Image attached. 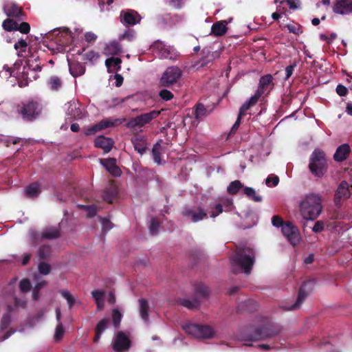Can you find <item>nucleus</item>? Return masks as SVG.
<instances>
[{
    "label": "nucleus",
    "mask_w": 352,
    "mask_h": 352,
    "mask_svg": "<svg viewBox=\"0 0 352 352\" xmlns=\"http://www.w3.org/2000/svg\"><path fill=\"white\" fill-rule=\"evenodd\" d=\"M322 200L319 194L309 193L305 195L299 203L300 216L305 221L316 219L322 211Z\"/></svg>",
    "instance_id": "obj_1"
},
{
    "label": "nucleus",
    "mask_w": 352,
    "mask_h": 352,
    "mask_svg": "<svg viewBox=\"0 0 352 352\" xmlns=\"http://www.w3.org/2000/svg\"><path fill=\"white\" fill-rule=\"evenodd\" d=\"M255 254L250 248L239 249L236 254L232 258L231 263L234 272L241 270L249 274L254 263Z\"/></svg>",
    "instance_id": "obj_2"
},
{
    "label": "nucleus",
    "mask_w": 352,
    "mask_h": 352,
    "mask_svg": "<svg viewBox=\"0 0 352 352\" xmlns=\"http://www.w3.org/2000/svg\"><path fill=\"white\" fill-rule=\"evenodd\" d=\"M309 166L310 171L315 176L318 177L323 176L327 168L324 153L316 149L311 154Z\"/></svg>",
    "instance_id": "obj_3"
},
{
    "label": "nucleus",
    "mask_w": 352,
    "mask_h": 352,
    "mask_svg": "<svg viewBox=\"0 0 352 352\" xmlns=\"http://www.w3.org/2000/svg\"><path fill=\"white\" fill-rule=\"evenodd\" d=\"M183 329L191 336L198 338H210L214 335L212 327L207 325L186 323L183 325Z\"/></svg>",
    "instance_id": "obj_4"
},
{
    "label": "nucleus",
    "mask_w": 352,
    "mask_h": 352,
    "mask_svg": "<svg viewBox=\"0 0 352 352\" xmlns=\"http://www.w3.org/2000/svg\"><path fill=\"white\" fill-rule=\"evenodd\" d=\"M160 114V111L157 110H153L148 113L141 114L131 119L126 123V126L133 129L141 128L150 123L153 119L158 117Z\"/></svg>",
    "instance_id": "obj_5"
},
{
    "label": "nucleus",
    "mask_w": 352,
    "mask_h": 352,
    "mask_svg": "<svg viewBox=\"0 0 352 352\" xmlns=\"http://www.w3.org/2000/svg\"><path fill=\"white\" fill-rule=\"evenodd\" d=\"M182 75V70L175 66L168 67L160 78V84L164 87H169L177 82Z\"/></svg>",
    "instance_id": "obj_6"
},
{
    "label": "nucleus",
    "mask_w": 352,
    "mask_h": 352,
    "mask_svg": "<svg viewBox=\"0 0 352 352\" xmlns=\"http://www.w3.org/2000/svg\"><path fill=\"white\" fill-rule=\"evenodd\" d=\"M131 342L128 334L123 331H118L111 341L112 349L116 352H124L131 347Z\"/></svg>",
    "instance_id": "obj_7"
},
{
    "label": "nucleus",
    "mask_w": 352,
    "mask_h": 352,
    "mask_svg": "<svg viewBox=\"0 0 352 352\" xmlns=\"http://www.w3.org/2000/svg\"><path fill=\"white\" fill-rule=\"evenodd\" d=\"M41 108L38 102L34 101H29L22 104L21 107L19 110V113L25 120H33L40 113Z\"/></svg>",
    "instance_id": "obj_8"
},
{
    "label": "nucleus",
    "mask_w": 352,
    "mask_h": 352,
    "mask_svg": "<svg viewBox=\"0 0 352 352\" xmlns=\"http://www.w3.org/2000/svg\"><path fill=\"white\" fill-rule=\"evenodd\" d=\"M67 118L69 120L82 119L87 116L83 105L78 101L72 100L65 104Z\"/></svg>",
    "instance_id": "obj_9"
},
{
    "label": "nucleus",
    "mask_w": 352,
    "mask_h": 352,
    "mask_svg": "<svg viewBox=\"0 0 352 352\" xmlns=\"http://www.w3.org/2000/svg\"><path fill=\"white\" fill-rule=\"evenodd\" d=\"M283 235L293 245L300 241L301 237L298 229L291 222H286L281 228Z\"/></svg>",
    "instance_id": "obj_10"
},
{
    "label": "nucleus",
    "mask_w": 352,
    "mask_h": 352,
    "mask_svg": "<svg viewBox=\"0 0 352 352\" xmlns=\"http://www.w3.org/2000/svg\"><path fill=\"white\" fill-rule=\"evenodd\" d=\"M30 240H38L39 238L45 239H56L60 236L59 229L56 227L45 229L40 235L34 230H30L29 232Z\"/></svg>",
    "instance_id": "obj_11"
},
{
    "label": "nucleus",
    "mask_w": 352,
    "mask_h": 352,
    "mask_svg": "<svg viewBox=\"0 0 352 352\" xmlns=\"http://www.w3.org/2000/svg\"><path fill=\"white\" fill-rule=\"evenodd\" d=\"M121 122L119 119H115V120H109V119H105V120H102V121H100L98 124L87 129L85 133V135H94L96 133H97L98 131L102 130V129H106V128H109V127H111V126H116L119 124H120Z\"/></svg>",
    "instance_id": "obj_12"
},
{
    "label": "nucleus",
    "mask_w": 352,
    "mask_h": 352,
    "mask_svg": "<svg viewBox=\"0 0 352 352\" xmlns=\"http://www.w3.org/2000/svg\"><path fill=\"white\" fill-rule=\"evenodd\" d=\"M232 208V200L231 199L222 198L220 200V203L217 204L213 208H212L210 216L211 217L214 218L223 210L230 211Z\"/></svg>",
    "instance_id": "obj_13"
},
{
    "label": "nucleus",
    "mask_w": 352,
    "mask_h": 352,
    "mask_svg": "<svg viewBox=\"0 0 352 352\" xmlns=\"http://www.w3.org/2000/svg\"><path fill=\"white\" fill-rule=\"evenodd\" d=\"M120 18L122 23L127 25H134L139 23L141 20L140 14L132 10L122 12Z\"/></svg>",
    "instance_id": "obj_14"
},
{
    "label": "nucleus",
    "mask_w": 352,
    "mask_h": 352,
    "mask_svg": "<svg viewBox=\"0 0 352 352\" xmlns=\"http://www.w3.org/2000/svg\"><path fill=\"white\" fill-rule=\"evenodd\" d=\"M100 163L105 167L107 170L115 177H119L122 174L121 170L116 165L114 158L100 159Z\"/></svg>",
    "instance_id": "obj_15"
},
{
    "label": "nucleus",
    "mask_w": 352,
    "mask_h": 352,
    "mask_svg": "<svg viewBox=\"0 0 352 352\" xmlns=\"http://www.w3.org/2000/svg\"><path fill=\"white\" fill-rule=\"evenodd\" d=\"M333 10L338 14H347L352 12V0H339L333 7Z\"/></svg>",
    "instance_id": "obj_16"
},
{
    "label": "nucleus",
    "mask_w": 352,
    "mask_h": 352,
    "mask_svg": "<svg viewBox=\"0 0 352 352\" xmlns=\"http://www.w3.org/2000/svg\"><path fill=\"white\" fill-rule=\"evenodd\" d=\"M350 152L351 148L349 144H342L337 148L333 155V159L336 162H342L348 157Z\"/></svg>",
    "instance_id": "obj_17"
},
{
    "label": "nucleus",
    "mask_w": 352,
    "mask_h": 352,
    "mask_svg": "<svg viewBox=\"0 0 352 352\" xmlns=\"http://www.w3.org/2000/svg\"><path fill=\"white\" fill-rule=\"evenodd\" d=\"M94 143L96 147L101 148L106 153L111 150L113 145V142L111 138L104 136L97 137L95 139Z\"/></svg>",
    "instance_id": "obj_18"
},
{
    "label": "nucleus",
    "mask_w": 352,
    "mask_h": 352,
    "mask_svg": "<svg viewBox=\"0 0 352 352\" xmlns=\"http://www.w3.org/2000/svg\"><path fill=\"white\" fill-rule=\"evenodd\" d=\"M228 21L226 20L214 23L211 28V33L216 36L224 35L227 32Z\"/></svg>",
    "instance_id": "obj_19"
},
{
    "label": "nucleus",
    "mask_w": 352,
    "mask_h": 352,
    "mask_svg": "<svg viewBox=\"0 0 352 352\" xmlns=\"http://www.w3.org/2000/svg\"><path fill=\"white\" fill-rule=\"evenodd\" d=\"M184 214L186 217H190L191 221L195 223L202 220L207 215L206 213L200 208H197L196 210L188 209L184 212Z\"/></svg>",
    "instance_id": "obj_20"
},
{
    "label": "nucleus",
    "mask_w": 352,
    "mask_h": 352,
    "mask_svg": "<svg viewBox=\"0 0 352 352\" xmlns=\"http://www.w3.org/2000/svg\"><path fill=\"white\" fill-rule=\"evenodd\" d=\"M3 11L8 16L16 17L20 15L21 12V8L15 3L8 2L3 6Z\"/></svg>",
    "instance_id": "obj_21"
},
{
    "label": "nucleus",
    "mask_w": 352,
    "mask_h": 352,
    "mask_svg": "<svg viewBox=\"0 0 352 352\" xmlns=\"http://www.w3.org/2000/svg\"><path fill=\"white\" fill-rule=\"evenodd\" d=\"M121 47L116 41H111L107 44L104 54L107 56H115L120 53Z\"/></svg>",
    "instance_id": "obj_22"
},
{
    "label": "nucleus",
    "mask_w": 352,
    "mask_h": 352,
    "mask_svg": "<svg viewBox=\"0 0 352 352\" xmlns=\"http://www.w3.org/2000/svg\"><path fill=\"white\" fill-rule=\"evenodd\" d=\"M69 69L70 74L74 77H77V76H81L85 72V67L82 64L77 63V62L70 63L69 61Z\"/></svg>",
    "instance_id": "obj_23"
},
{
    "label": "nucleus",
    "mask_w": 352,
    "mask_h": 352,
    "mask_svg": "<svg viewBox=\"0 0 352 352\" xmlns=\"http://www.w3.org/2000/svg\"><path fill=\"white\" fill-rule=\"evenodd\" d=\"M91 296L97 305V309L101 311L104 308V293L100 290H94L91 292Z\"/></svg>",
    "instance_id": "obj_24"
},
{
    "label": "nucleus",
    "mask_w": 352,
    "mask_h": 352,
    "mask_svg": "<svg viewBox=\"0 0 352 352\" xmlns=\"http://www.w3.org/2000/svg\"><path fill=\"white\" fill-rule=\"evenodd\" d=\"M336 198L346 199L350 196L349 185L346 182H342L338 186L336 194Z\"/></svg>",
    "instance_id": "obj_25"
},
{
    "label": "nucleus",
    "mask_w": 352,
    "mask_h": 352,
    "mask_svg": "<svg viewBox=\"0 0 352 352\" xmlns=\"http://www.w3.org/2000/svg\"><path fill=\"white\" fill-rule=\"evenodd\" d=\"M149 306L147 300L145 299L139 300V311L141 318L144 320H147L148 317Z\"/></svg>",
    "instance_id": "obj_26"
},
{
    "label": "nucleus",
    "mask_w": 352,
    "mask_h": 352,
    "mask_svg": "<svg viewBox=\"0 0 352 352\" xmlns=\"http://www.w3.org/2000/svg\"><path fill=\"white\" fill-rule=\"evenodd\" d=\"M273 77L271 74H267L262 76L259 80V86L258 90L262 91V94L265 92L266 89L272 82Z\"/></svg>",
    "instance_id": "obj_27"
},
{
    "label": "nucleus",
    "mask_w": 352,
    "mask_h": 352,
    "mask_svg": "<svg viewBox=\"0 0 352 352\" xmlns=\"http://www.w3.org/2000/svg\"><path fill=\"white\" fill-rule=\"evenodd\" d=\"M41 192L39 185L38 184H32L25 190V195L28 197H35Z\"/></svg>",
    "instance_id": "obj_28"
},
{
    "label": "nucleus",
    "mask_w": 352,
    "mask_h": 352,
    "mask_svg": "<svg viewBox=\"0 0 352 352\" xmlns=\"http://www.w3.org/2000/svg\"><path fill=\"white\" fill-rule=\"evenodd\" d=\"M47 84L52 90L57 91L61 88L63 82L59 77L53 76L49 78Z\"/></svg>",
    "instance_id": "obj_29"
},
{
    "label": "nucleus",
    "mask_w": 352,
    "mask_h": 352,
    "mask_svg": "<svg viewBox=\"0 0 352 352\" xmlns=\"http://www.w3.org/2000/svg\"><path fill=\"white\" fill-rule=\"evenodd\" d=\"M307 296L308 294L305 292V290L303 288H301L299 292L298 297L296 303H294L291 307H289L288 310H294L298 309L301 306L302 302L307 298Z\"/></svg>",
    "instance_id": "obj_30"
},
{
    "label": "nucleus",
    "mask_w": 352,
    "mask_h": 352,
    "mask_svg": "<svg viewBox=\"0 0 352 352\" xmlns=\"http://www.w3.org/2000/svg\"><path fill=\"white\" fill-rule=\"evenodd\" d=\"M162 152V146L160 144H155L152 150L153 159L155 163L160 164L162 163V159L160 157Z\"/></svg>",
    "instance_id": "obj_31"
},
{
    "label": "nucleus",
    "mask_w": 352,
    "mask_h": 352,
    "mask_svg": "<svg viewBox=\"0 0 352 352\" xmlns=\"http://www.w3.org/2000/svg\"><path fill=\"white\" fill-rule=\"evenodd\" d=\"M120 58L114 57L107 58L105 61V65L109 69L113 68L114 69L118 70L120 68Z\"/></svg>",
    "instance_id": "obj_32"
},
{
    "label": "nucleus",
    "mask_w": 352,
    "mask_h": 352,
    "mask_svg": "<svg viewBox=\"0 0 352 352\" xmlns=\"http://www.w3.org/2000/svg\"><path fill=\"white\" fill-rule=\"evenodd\" d=\"M244 193L252 200L256 202H260L262 201V197L258 195L254 189L250 187H245L244 188Z\"/></svg>",
    "instance_id": "obj_33"
},
{
    "label": "nucleus",
    "mask_w": 352,
    "mask_h": 352,
    "mask_svg": "<svg viewBox=\"0 0 352 352\" xmlns=\"http://www.w3.org/2000/svg\"><path fill=\"white\" fill-rule=\"evenodd\" d=\"M122 318V315L121 312L118 309H113L112 310V320H113V326L115 327V328L119 327L120 322H121Z\"/></svg>",
    "instance_id": "obj_34"
},
{
    "label": "nucleus",
    "mask_w": 352,
    "mask_h": 352,
    "mask_svg": "<svg viewBox=\"0 0 352 352\" xmlns=\"http://www.w3.org/2000/svg\"><path fill=\"white\" fill-rule=\"evenodd\" d=\"M2 26L3 28L7 31L16 30L18 23L12 19H6L3 22Z\"/></svg>",
    "instance_id": "obj_35"
},
{
    "label": "nucleus",
    "mask_w": 352,
    "mask_h": 352,
    "mask_svg": "<svg viewBox=\"0 0 352 352\" xmlns=\"http://www.w3.org/2000/svg\"><path fill=\"white\" fill-rule=\"evenodd\" d=\"M21 138L16 137L0 136V142H2L6 146H8L10 143L16 144L19 143Z\"/></svg>",
    "instance_id": "obj_36"
},
{
    "label": "nucleus",
    "mask_w": 352,
    "mask_h": 352,
    "mask_svg": "<svg viewBox=\"0 0 352 352\" xmlns=\"http://www.w3.org/2000/svg\"><path fill=\"white\" fill-rule=\"evenodd\" d=\"M241 187V183L238 180H235L230 184L227 190L229 193L234 195L236 194Z\"/></svg>",
    "instance_id": "obj_37"
},
{
    "label": "nucleus",
    "mask_w": 352,
    "mask_h": 352,
    "mask_svg": "<svg viewBox=\"0 0 352 352\" xmlns=\"http://www.w3.org/2000/svg\"><path fill=\"white\" fill-rule=\"evenodd\" d=\"M51 254V248L47 245L41 246L38 250V256L40 258L45 259Z\"/></svg>",
    "instance_id": "obj_38"
},
{
    "label": "nucleus",
    "mask_w": 352,
    "mask_h": 352,
    "mask_svg": "<svg viewBox=\"0 0 352 352\" xmlns=\"http://www.w3.org/2000/svg\"><path fill=\"white\" fill-rule=\"evenodd\" d=\"M64 333H65V330H64L63 324L61 322H59L57 324L56 329H55V333H54V336L55 340L60 341L63 338Z\"/></svg>",
    "instance_id": "obj_39"
},
{
    "label": "nucleus",
    "mask_w": 352,
    "mask_h": 352,
    "mask_svg": "<svg viewBox=\"0 0 352 352\" xmlns=\"http://www.w3.org/2000/svg\"><path fill=\"white\" fill-rule=\"evenodd\" d=\"M15 73L14 70H10L8 66H3L2 70L0 71V77L4 79H8L12 76H14Z\"/></svg>",
    "instance_id": "obj_40"
},
{
    "label": "nucleus",
    "mask_w": 352,
    "mask_h": 352,
    "mask_svg": "<svg viewBox=\"0 0 352 352\" xmlns=\"http://www.w3.org/2000/svg\"><path fill=\"white\" fill-rule=\"evenodd\" d=\"M60 293L61 296L67 300L69 307L71 308L75 302V298L72 296V295L68 291L62 290V291H60Z\"/></svg>",
    "instance_id": "obj_41"
},
{
    "label": "nucleus",
    "mask_w": 352,
    "mask_h": 352,
    "mask_svg": "<svg viewBox=\"0 0 352 352\" xmlns=\"http://www.w3.org/2000/svg\"><path fill=\"white\" fill-rule=\"evenodd\" d=\"M279 178L276 175H269L265 179V184L269 187H274L278 185Z\"/></svg>",
    "instance_id": "obj_42"
},
{
    "label": "nucleus",
    "mask_w": 352,
    "mask_h": 352,
    "mask_svg": "<svg viewBox=\"0 0 352 352\" xmlns=\"http://www.w3.org/2000/svg\"><path fill=\"white\" fill-rule=\"evenodd\" d=\"M133 144L135 149L140 154H143L145 152V145L142 140L135 139L133 141Z\"/></svg>",
    "instance_id": "obj_43"
},
{
    "label": "nucleus",
    "mask_w": 352,
    "mask_h": 352,
    "mask_svg": "<svg viewBox=\"0 0 352 352\" xmlns=\"http://www.w3.org/2000/svg\"><path fill=\"white\" fill-rule=\"evenodd\" d=\"M108 323V320L107 318H103L97 324L96 331H98L99 333H102L107 328Z\"/></svg>",
    "instance_id": "obj_44"
},
{
    "label": "nucleus",
    "mask_w": 352,
    "mask_h": 352,
    "mask_svg": "<svg viewBox=\"0 0 352 352\" xmlns=\"http://www.w3.org/2000/svg\"><path fill=\"white\" fill-rule=\"evenodd\" d=\"M206 115V109L201 104H199L195 109V118L199 119Z\"/></svg>",
    "instance_id": "obj_45"
},
{
    "label": "nucleus",
    "mask_w": 352,
    "mask_h": 352,
    "mask_svg": "<svg viewBox=\"0 0 352 352\" xmlns=\"http://www.w3.org/2000/svg\"><path fill=\"white\" fill-rule=\"evenodd\" d=\"M28 44L27 42L21 39L18 41L14 45L15 50H20L19 52L18 55L20 56V52H25L27 48Z\"/></svg>",
    "instance_id": "obj_46"
},
{
    "label": "nucleus",
    "mask_w": 352,
    "mask_h": 352,
    "mask_svg": "<svg viewBox=\"0 0 352 352\" xmlns=\"http://www.w3.org/2000/svg\"><path fill=\"white\" fill-rule=\"evenodd\" d=\"M85 58L91 63H94L98 60L99 54L94 51H90L85 54Z\"/></svg>",
    "instance_id": "obj_47"
},
{
    "label": "nucleus",
    "mask_w": 352,
    "mask_h": 352,
    "mask_svg": "<svg viewBox=\"0 0 352 352\" xmlns=\"http://www.w3.org/2000/svg\"><path fill=\"white\" fill-rule=\"evenodd\" d=\"M159 96L162 100L166 101L170 100L173 98L172 92L165 89L160 91Z\"/></svg>",
    "instance_id": "obj_48"
},
{
    "label": "nucleus",
    "mask_w": 352,
    "mask_h": 352,
    "mask_svg": "<svg viewBox=\"0 0 352 352\" xmlns=\"http://www.w3.org/2000/svg\"><path fill=\"white\" fill-rule=\"evenodd\" d=\"M51 267L50 265L45 263H41L38 265V271L43 275H47L50 272Z\"/></svg>",
    "instance_id": "obj_49"
},
{
    "label": "nucleus",
    "mask_w": 352,
    "mask_h": 352,
    "mask_svg": "<svg viewBox=\"0 0 352 352\" xmlns=\"http://www.w3.org/2000/svg\"><path fill=\"white\" fill-rule=\"evenodd\" d=\"M285 223L279 216L275 215L272 218V223L274 227L282 228Z\"/></svg>",
    "instance_id": "obj_50"
},
{
    "label": "nucleus",
    "mask_w": 352,
    "mask_h": 352,
    "mask_svg": "<svg viewBox=\"0 0 352 352\" xmlns=\"http://www.w3.org/2000/svg\"><path fill=\"white\" fill-rule=\"evenodd\" d=\"M296 62H294L292 65L287 66L285 68V80H288L292 76V75L293 74L294 69L296 67Z\"/></svg>",
    "instance_id": "obj_51"
},
{
    "label": "nucleus",
    "mask_w": 352,
    "mask_h": 352,
    "mask_svg": "<svg viewBox=\"0 0 352 352\" xmlns=\"http://www.w3.org/2000/svg\"><path fill=\"white\" fill-rule=\"evenodd\" d=\"M46 285V283L45 280H42L36 284L35 286V288L32 293V297L34 300H37L38 298V289H40L41 287H44Z\"/></svg>",
    "instance_id": "obj_52"
},
{
    "label": "nucleus",
    "mask_w": 352,
    "mask_h": 352,
    "mask_svg": "<svg viewBox=\"0 0 352 352\" xmlns=\"http://www.w3.org/2000/svg\"><path fill=\"white\" fill-rule=\"evenodd\" d=\"M19 286L22 292H27L30 290V281L27 279H23L21 280Z\"/></svg>",
    "instance_id": "obj_53"
},
{
    "label": "nucleus",
    "mask_w": 352,
    "mask_h": 352,
    "mask_svg": "<svg viewBox=\"0 0 352 352\" xmlns=\"http://www.w3.org/2000/svg\"><path fill=\"white\" fill-rule=\"evenodd\" d=\"M30 26L26 22H23L21 24H18V28L16 30L20 31L21 33L27 34L30 32Z\"/></svg>",
    "instance_id": "obj_54"
},
{
    "label": "nucleus",
    "mask_w": 352,
    "mask_h": 352,
    "mask_svg": "<svg viewBox=\"0 0 352 352\" xmlns=\"http://www.w3.org/2000/svg\"><path fill=\"white\" fill-rule=\"evenodd\" d=\"M262 96V91L257 90L254 96H252L248 101L251 104V106L255 104L258 98Z\"/></svg>",
    "instance_id": "obj_55"
},
{
    "label": "nucleus",
    "mask_w": 352,
    "mask_h": 352,
    "mask_svg": "<svg viewBox=\"0 0 352 352\" xmlns=\"http://www.w3.org/2000/svg\"><path fill=\"white\" fill-rule=\"evenodd\" d=\"M159 222L155 219H152L150 224V231L152 234H155L159 228Z\"/></svg>",
    "instance_id": "obj_56"
},
{
    "label": "nucleus",
    "mask_w": 352,
    "mask_h": 352,
    "mask_svg": "<svg viewBox=\"0 0 352 352\" xmlns=\"http://www.w3.org/2000/svg\"><path fill=\"white\" fill-rule=\"evenodd\" d=\"M101 223H102V230H109L112 228V223L107 219H105V218L101 219Z\"/></svg>",
    "instance_id": "obj_57"
},
{
    "label": "nucleus",
    "mask_w": 352,
    "mask_h": 352,
    "mask_svg": "<svg viewBox=\"0 0 352 352\" xmlns=\"http://www.w3.org/2000/svg\"><path fill=\"white\" fill-rule=\"evenodd\" d=\"M324 229V223L322 221H318L314 226L312 230L314 232H321Z\"/></svg>",
    "instance_id": "obj_58"
},
{
    "label": "nucleus",
    "mask_w": 352,
    "mask_h": 352,
    "mask_svg": "<svg viewBox=\"0 0 352 352\" xmlns=\"http://www.w3.org/2000/svg\"><path fill=\"white\" fill-rule=\"evenodd\" d=\"M336 92L340 96H344L347 94V89L342 85H338L336 87Z\"/></svg>",
    "instance_id": "obj_59"
},
{
    "label": "nucleus",
    "mask_w": 352,
    "mask_h": 352,
    "mask_svg": "<svg viewBox=\"0 0 352 352\" xmlns=\"http://www.w3.org/2000/svg\"><path fill=\"white\" fill-rule=\"evenodd\" d=\"M85 38L87 42H91L96 40L97 35L91 32H88L85 33Z\"/></svg>",
    "instance_id": "obj_60"
},
{
    "label": "nucleus",
    "mask_w": 352,
    "mask_h": 352,
    "mask_svg": "<svg viewBox=\"0 0 352 352\" xmlns=\"http://www.w3.org/2000/svg\"><path fill=\"white\" fill-rule=\"evenodd\" d=\"M241 115L239 114L238 116V118L235 122V123L234 124V125L232 126V129H231V131L230 132L234 133L236 131V130L238 129L240 124H241Z\"/></svg>",
    "instance_id": "obj_61"
},
{
    "label": "nucleus",
    "mask_w": 352,
    "mask_h": 352,
    "mask_svg": "<svg viewBox=\"0 0 352 352\" xmlns=\"http://www.w3.org/2000/svg\"><path fill=\"white\" fill-rule=\"evenodd\" d=\"M133 38V32L127 31L120 36V39H128L129 41L132 40Z\"/></svg>",
    "instance_id": "obj_62"
},
{
    "label": "nucleus",
    "mask_w": 352,
    "mask_h": 352,
    "mask_svg": "<svg viewBox=\"0 0 352 352\" xmlns=\"http://www.w3.org/2000/svg\"><path fill=\"white\" fill-rule=\"evenodd\" d=\"M250 107H252L251 104L247 100L241 107L239 114L241 116L244 115L245 112L248 110Z\"/></svg>",
    "instance_id": "obj_63"
},
{
    "label": "nucleus",
    "mask_w": 352,
    "mask_h": 352,
    "mask_svg": "<svg viewBox=\"0 0 352 352\" xmlns=\"http://www.w3.org/2000/svg\"><path fill=\"white\" fill-rule=\"evenodd\" d=\"M10 317L8 315H4L1 320V327L6 328L10 323Z\"/></svg>",
    "instance_id": "obj_64"
}]
</instances>
